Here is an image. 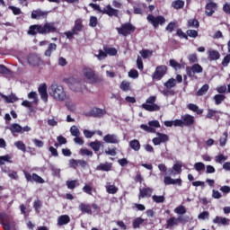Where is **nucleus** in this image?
Wrapping results in <instances>:
<instances>
[{"instance_id":"nucleus-1","label":"nucleus","mask_w":230,"mask_h":230,"mask_svg":"<svg viewBox=\"0 0 230 230\" xmlns=\"http://www.w3.org/2000/svg\"><path fill=\"white\" fill-rule=\"evenodd\" d=\"M28 35L35 37L37 33L40 35H48L49 33H57V27L53 23L46 22L44 25L34 24L29 27Z\"/></svg>"},{"instance_id":"nucleus-2","label":"nucleus","mask_w":230,"mask_h":230,"mask_svg":"<svg viewBox=\"0 0 230 230\" xmlns=\"http://www.w3.org/2000/svg\"><path fill=\"white\" fill-rule=\"evenodd\" d=\"M195 125V117L190 114L181 116V119H174V127H193Z\"/></svg>"},{"instance_id":"nucleus-3","label":"nucleus","mask_w":230,"mask_h":230,"mask_svg":"<svg viewBox=\"0 0 230 230\" xmlns=\"http://www.w3.org/2000/svg\"><path fill=\"white\" fill-rule=\"evenodd\" d=\"M179 222H181V224H187V222H190V217L179 216L177 218L175 217H170L166 221L165 229H172L174 226H179Z\"/></svg>"},{"instance_id":"nucleus-4","label":"nucleus","mask_w":230,"mask_h":230,"mask_svg":"<svg viewBox=\"0 0 230 230\" xmlns=\"http://www.w3.org/2000/svg\"><path fill=\"white\" fill-rule=\"evenodd\" d=\"M0 224L4 230H12L13 225V217L5 212H0Z\"/></svg>"},{"instance_id":"nucleus-5","label":"nucleus","mask_w":230,"mask_h":230,"mask_svg":"<svg viewBox=\"0 0 230 230\" xmlns=\"http://www.w3.org/2000/svg\"><path fill=\"white\" fill-rule=\"evenodd\" d=\"M50 91L52 93V96L56 100H59L60 102H64V100H66V92H64V87L62 85L52 84Z\"/></svg>"},{"instance_id":"nucleus-6","label":"nucleus","mask_w":230,"mask_h":230,"mask_svg":"<svg viewBox=\"0 0 230 230\" xmlns=\"http://www.w3.org/2000/svg\"><path fill=\"white\" fill-rule=\"evenodd\" d=\"M147 22L149 24H152V26L155 28V30H157L160 26H163L166 22V19L163 15L154 16V14H148L147 15Z\"/></svg>"},{"instance_id":"nucleus-7","label":"nucleus","mask_w":230,"mask_h":230,"mask_svg":"<svg viewBox=\"0 0 230 230\" xmlns=\"http://www.w3.org/2000/svg\"><path fill=\"white\" fill-rule=\"evenodd\" d=\"M119 35H122L123 37H128L130 33H134L136 31V27L132 25L130 22L123 23L121 27L116 28Z\"/></svg>"},{"instance_id":"nucleus-8","label":"nucleus","mask_w":230,"mask_h":230,"mask_svg":"<svg viewBox=\"0 0 230 230\" xmlns=\"http://www.w3.org/2000/svg\"><path fill=\"white\" fill-rule=\"evenodd\" d=\"M166 73H168V66H166L165 65H160L158 66H156L152 78L153 80H163V78L164 77V75H166Z\"/></svg>"},{"instance_id":"nucleus-9","label":"nucleus","mask_w":230,"mask_h":230,"mask_svg":"<svg viewBox=\"0 0 230 230\" xmlns=\"http://www.w3.org/2000/svg\"><path fill=\"white\" fill-rule=\"evenodd\" d=\"M83 74L84 75L85 78L89 80L90 84H98V82H100V77L92 68H84Z\"/></svg>"},{"instance_id":"nucleus-10","label":"nucleus","mask_w":230,"mask_h":230,"mask_svg":"<svg viewBox=\"0 0 230 230\" xmlns=\"http://www.w3.org/2000/svg\"><path fill=\"white\" fill-rule=\"evenodd\" d=\"M203 71H204V68L199 63H195L194 65L191 66V67L190 66L186 67V73L189 78H193L195 75H199Z\"/></svg>"},{"instance_id":"nucleus-11","label":"nucleus","mask_w":230,"mask_h":230,"mask_svg":"<svg viewBox=\"0 0 230 230\" xmlns=\"http://www.w3.org/2000/svg\"><path fill=\"white\" fill-rule=\"evenodd\" d=\"M105 114H107V111H105V109L93 107L86 113V116H88V118H103Z\"/></svg>"},{"instance_id":"nucleus-12","label":"nucleus","mask_w":230,"mask_h":230,"mask_svg":"<svg viewBox=\"0 0 230 230\" xmlns=\"http://www.w3.org/2000/svg\"><path fill=\"white\" fill-rule=\"evenodd\" d=\"M92 208H93L94 211H96L97 209L100 210V207H98V205H96L95 203H93L92 205L85 204V203H80V205H79V209L83 213H87V215H93Z\"/></svg>"},{"instance_id":"nucleus-13","label":"nucleus","mask_w":230,"mask_h":230,"mask_svg":"<svg viewBox=\"0 0 230 230\" xmlns=\"http://www.w3.org/2000/svg\"><path fill=\"white\" fill-rule=\"evenodd\" d=\"M218 9V4H217V3L215 2H209L206 4L205 6V13L207 15V17H211V15H213V13H215V12H217V10Z\"/></svg>"},{"instance_id":"nucleus-14","label":"nucleus","mask_w":230,"mask_h":230,"mask_svg":"<svg viewBox=\"0 0 230 230\" xmlns=\"http://www.w3.org/2000/svg\"><path fill=\"white\" fill-rule=\"evenodd\" d=\"M152 193H154V189L150 187L139 189L138 199H150V197H152Z\"/></svg>"},{"instance_id":"nucleus-15","label":"nucleus","mask_w":230,"mask_h":230,"mask_svg":"<svg viewBox=\"0 0 230 230\" xmlns=\"http://www.w3.org/2000/svg\"><path fill=\"white\" fill-rule=\"evenodd\" d=\"M102 13L109 15V17H119V11L118 9L112 8L111 4H108L104 10H102Z\"/></svg>"},{"instance_id":"nucleus-16","label":"nucleus","mask_w":230,"mask_h":230,"mask_svg":"<svg viewBox=\"0 0 230 230\" xmlns=\"http://www.w3.org/2000/svg\"><path fill=\"white\" fill-rule=\"evenodd\" d=\"M31 19H46L48 17V12L40 9L33 10L31 14Z\"/></svg>"},{"instance_id":"nucleus-17","label":"nucleus","mask_w":230,"mask_h":230,"mask_svg":"<svg viewBox=\"0 0 230 230\" xmlns=\"http://www.w3.org/2000/svg\"><path fill=\"white\" fill-rule=\"evenodd\" d=\"M38 93L43 102H48V85L41 84L38 88Z\"/></svg>"},{"instance_id":"nucleus-18","label":"nucleus","mask_w":230,"mask_h":230,"mask_svg":"<svg viewBox=\"0 0 230 230\" xmlns=\"http://www.w3.org/2000/svg\"><path fill=\"white\" fill-rule=\"evenodd\" d=\"M103 141L111 145H118L119 143V138L114 134H107L104 136Z\"/></svg>"},{"instance_id":"nucleus-19","label":"nucleus","mask_w":230,"mask_h":230,"mask_svg":"<svg viewBox=\"0 0 230 230\" xmlns=\"http://www.w3.org/2000/svg\"><path fill=\"white\" fill-rule=\"evenodd\" d=\"M208 60L209 62H213L215 60H220V52L215 49H208Z\"/></svg>"},{"instance_id":"nucleus-20","label":"nucleus","mask_w":230,"mask_h":230,"mask_svg":"<svg viewBox=\"0 0 230 230\" xmlns=\"http://www.w3.org/2000/svg\"><path fill=\"white\" fill-rule=\"evenodd\" d=\"M82 30H84V20L82 18H78L75 21L72 31L78 33V31H82Z\"/></svg>"},{"instance_id":"nucleus-21","label":"nucleus","mask_w":230,"mask_h":230,"mask_svg":"<svg viewBox=\"0 0 230 230\" xmlns=\"http://www.w3.org/2000/svg\"><path fill=\"white\" fill-rule=\"evenodd\" d=\"M63 82H65V84H67L68 87L72 91H78V90L75 89V85H78V81H76V79L75 77L64 78Z\"/></svg>"},{"instance_id":"nucleus-22","label":"nucleus","mask_w":230,"mask_h":230,"mask_svg":"<svg viewBox=\"0 0 230 230\" xmlns=\"http://www.w3.org/2000/svg\"><path fill=\"white\" fill-rule=\"evenodd\" d=\"M142 109L147 111L148 112H155L157 111H161V107L157 104H142Z\"/></svg>"},{"instance_id":"nucleus-23","label":"nucleus","mask_w":230,"mask_h":230,"mask_svg":"<svg viewBox=\"0 0 230 230\" xmlns=\"http://www.w3.org/2000/svg\"><path fill=\"white\" fill-rule=\"evenodd\" d=\"M96 170L99 172H111L112 170V164L106 162L97 165Z\"/></svg>"},{"instance_id":"nucleus-24","label":"nucleus","mask_w":230,"mask_h":230,"mask_svg":"<svg viewBox=\"0 0 230 230\" xmlns=\"http://www.w3.org/2000/svg\"><path fill=\"white\" fill-rule=\"evenodd\" d=\"M71 222V217L67 215H62L58 218V226H67Z\"/></svg>"},{"instance_id":"nucleus-25","label":"nucleus","mask_w":230,"mask_h":230,"mask_svg":"<svg viewBox=\"0 0 230 230\" xmlns=\"http://www.w3.org/2000/svg\"><path fill=\"white\" fill-rule=\"evenodd\" d=\"M143 8H146V4H138L137 5H135L133 7V13H135V15H143V13H145V11H143Z\"/></svg>"},{"instance_id":"nucleus-26","label":"nucleus","mask_w":230,"mask_h":230,"mask_svg":"<svg viewBox=\"0 0 230 230\" xmlns=\"http://www.w3.org/2000/svg\"><path fill=\"white\" fill-rule=\"evenodd\" d=\"M28 62L31 66H40V58L35 55H31L28 58Z\"/></svg>"},{"instance_id":"nucleus-27","label":"nucleus","mask_w":230,"mask_h":230,"mask_svg":"<svg viewBox=\"0 0 230 230\" xmlns=\"http://www.w3.org/2000/svg\"><path fill=\"white\" fill-rule=\"evenodd\" d=\"M129 146L135 152H139V150H141V143H139V140L137 139L131 140L129 142Z\"/></svg>"},{"instance_id":"nucleus-28","label":"nucleus","mask_w":230,"mask_h":230,"mask_svg":"<svg viewBox=\"0 0 230 230\" xmlns=\"http://www.w3.org/2000/svg\"><path fill=\"white\" fill-rule=\"evenodd\" d=\"M12 134H21L22 132V127L17 123H13L9 127Z\"/></svg>"},{"instance_id":"nucleus-29","label":"nucleus","mask_w":230,"mask_h":230,"mask_svg":"<svg viewBox=\"0 0 230 230\" xmlns=\"http://www.w3.org/2000/svg\"><path fill=\"white\" fill-rule=\"evenodd\" d=\"M213 224H217V226H227V219L226 217L217 216L213 219Z\"/></svg>"},{"instance_id":"nucleus-30","label":"nucleus","mask_w":230,"mask_h":230,"mask_svg":"<svg viewBox=\"0 0 230 230\" xmlns=\"http://www.w3.org/2000/svg\"><path fill=\"white\" fill-rule=\"evenodd\" d=\"M53 51H57V43H50L45 51V57H51Z\"/></svg>"},{"instance_id":"nucleus-31","label":"nucleus","mask_w":230,"mask_h":230,"mask_svg":"<svg viewBox=\"0 0 230 230\" xmlns=\"http://www.w3.org/2000/svg\"><path fill=\"white\" fill-rule=\"evenodd\" d=\"M106 55H110V57H116L118 55V50L115 48L111 47H103Z\"/></svg>"},{"instance_id":"nucleus-32","label":"nucleus","mask_w":230,"mask_h":230,"mask_svg":"<svg viewBox=\"0 0 230 230\" xmlns=\"http://www.w3.org/2000/svg\"><path fill=\"white\" fill-rule=\"evenodd\" d=\"M213 100L215 102V105H220L222 103V102L226 101V95H224V94H216L213 97Z\"/></svg>"},{"instance_id":"nucleus-33","label":"nucleus","mask_w":230,"mask_h":230,"mask_svg":"<svg viewBox=\"0 0 230 230\" xmlns=\"http://www.w3.org/2000/svg\"><path fill=\"white\" fill-rule=\"evenodd\" d=\"M172 6L175 10H181V9L184 8V1H182V0H175V1H173L172 3Z\"/></svg>"},{"instance_id":"nucleus-34","label":"nucleus","mask_w":230,"mask_h":230,"mask_svg":"<svg viewBox=\"0 0 230 230\" xmlns=\"http://www.w3.org/2000/svg\"><path fill=\"white\" fill-rule=\"evenodd\" d=\"M189 111H192V112H196L197 114H202L204 112V110L199 109V106L193 103H190L188 105Z\"/></svg>"},{"instance_id":"nucleus-35","label":"nucleus","mask_w":230,"mask_h":230,"mask_svg":"<svg viewBox=\"0 0 230 230\" xmlns=\"http://www.w3.org/2000/svg\"><path fill=\"white\" fill-rule=\"evenodd\" d=\"M90 146L94 152H100V148H102V142H100V140H95L90 143Z\"/></svg>"},{"instance_id":"nucleus-36","label":"nucleus","mask_w":230,"mask_h":230,"mask_svg":"<svg viewBox=\"0 0 230 230\" xmlns=\"http://www.w3.org/2000/svg\"><path fill=\"white\" fill-rule=\"evenodd\" d=\"M164 87H166V89H172L175 87V85H177V82L175 81L174 78H170L164 84Z\"/></svg>"},{"instance_id":"nucleus-37","label":"nucleus","mask_w":230,"mask_h":230,"mask_svg":"<svg viewBox=\"0 0 230 230\" xmlns=\"http://www.w3.org/2000/svg\"><path fill=\"white\" fill-rule=\"evenodd\" d=\"M187 26L189 28H199L200 26V23L197 19H190L188 20Z\"/></svg>"},{"instance_id":"nucleus-38","label":"nucleus","mask_w":230,"mask_h":230,"mask_svg":"<svg viewBox=\"0 0 230 230\" xmlns=\"http://www.w3.org/2000/svg\"><path fill=\"white\" fill-rule=\"evenodd\" d=\"M218 113V111L213 110V109H208V113L206 115L207 119H213L214 118H217V114Z\"/></svg>"},{"instance_id":"nucleus-39","label":"nucleus","mask_w":230,"mask_h":230,"mask_svg":"<svg viewBox=\"0 0 230 230\" xmlns=\"http://www.w3.org/2000/svg\"><path fill=\"white\" fill-rule=\"evenodd\" d=\"M145 222V219L141 218V217H137L136 219H134L133 221V229H139V227L141 226V224H143Z\"/></svg>"},{"instance_id":"nucleus-40","label":"nucleus","mask_w":230,"mask_h":230,"mask_svg":"<svg viewBox=\"0 0 230 230\" xmlns=\"http://www.w3.org/2000/svg\"><path fill=\"white\" fill-rule=\"evenodd\" d=\"M209 91V84H205L197 92V96H204V93Z\"/></svg>"},{"instance_id":"nucleus-41","label":"nucleus","mask_w":230,"mask_h":230,"mask_svg":"<svg viewBox=\"0 0 230 230\" xmlns=\"http://www.w3.org/2000/svg\"><path fill=\"white\" fill-rule=\"evenodd\" d=\"M224 137H221L219 139V146H226L227 145V137H229V133L227 131L223 133Z\"/></svg>"},{"instance_id":"nucleus-42","label":"nucleus","mask_w":230,"mask_h":230,"mask_svg":"<svg viewBox=\"0 0 230 230\" xmlns=\"http://www.w3.org/2000/svg\"><path fill=\"white\" fill-rule=\"evenodd\" d=\"M169 66H171V67H173V69H176V70L181 69V67H182L181 63L177 62L175 59H170Z\"/></svg>"},{"instance_id":"nucleus-43","label":"nucleus","mask_w":230,"mask_h":230,"mask_svg":"<svg viewBox=\"0 0 230 230\" xmlns=\"http://www.w3.org/2000/svg\"><path fill=\"white\" fill-rule=\"evenodd\" d=\"M4 163H12V157L10 155L0 156V166H3Z\"/></svg>"},{"instance_id":"nucleus-44","label":"nucleus","mask_w":230,"mask_h":230,"mask_svg":"<svg viewBox=\"0 0 230 230\" xmlns=\"http://www.w3.org/2000/svg\"><path fill=\"white\" fill-rule=\"evenodd\" d=\"M106 191L110 195H116V193H118V187L114 185H109L108 187H106Z\"/></svg>"},{"instance_id":"nucleus-45","label":"nucleus","mask_w":230,"mask_h":230,"mask_svg":"<svg viewBox=\"0 0 230 230\" xmlns=\"http://www.w3.org/2000/svg\"><path fill=\"white\" fill-rule=\"evenodd\" d=\"M140 128H142V130H145V132H149L150 134L155 133V128L146 124L140 125Z\"/></svg>"},{"instance_id":"nucleus-46","label":"nucleus","mask_w":230,"mask_h":230,"mask_svg":"<svg viewBox=\"0 0 230 230\" xmlns=\"http://www.w3.org/2000/svg\"><path fill=\"white\" fill-rule=\"evenodd\" d=\"M14 146L18 148V150H21L22 152H26V145L22 141H16L14 143Z\"/></svg>"},{"instance_id":"nucleus-47","label":"nucleus","mask_w":230,"mask_h":230,"mask_svg":"<svg viewBox=\"0 0 230 230\" xmlns=\"http://www.w3.org/2000/svg\"><path fill=\"white\" fill-rule=\"evenodd\" d=\"M38 182V184H44L45 181L42 177L39 176L37 173H32V182Z\"/></svg>"},{"instance_id":"nucleus-48","label":"nucleus","mask_w":230,"mask_h":230,"mask_svg":"<svg viewBox=\"0 0 230 230\" xmlns=\"http://www.w3.org/2000/svg\"><path fill=\"white\" fill-rule=\"evenodd\" d=\"M120 89L121 91H124V93H127V91H130V83L127 81H122L120 84Z\"/></svg>"},{"instance_id":"nucleus-49","label":"nucleus","mask_w":230,"mask_h":230,"mask_svg":"<svg viewBox=\"0 0 230 230\" xmlns=\"http://www.w3.org/2000/svg\"><path fill=\"white\" fill-rule=\"evenodd\" d=\"M174 213H176V215H186V208L181 205L174 208Z\"/></svg>"},{"instance_id":"nucleus-50","label":"nucleus","mask_w":230,"mask_h":230,"mask_svg":"<svg viewBox=\"0 0 230 230\" xmlns=\"http://www.w3.org/2000/svg\"><path fill=\"white\" fill-rule=\"evenodd\" d=\"M154 202H156V204H163V202H164V200H166V199L164 198V196H157V195H154L152 197Z\"/></svg>"},{"instance_id":"nucleus-51","label":"nucleus","mask_w":230,"mask_h":230,"mask_svg":"<svg viewBox=\"0 0 230 230\" xmlns=\"http://www.w3.org/2000/svg\"><path fill=\"white\" fill-rule=\"evenodd\" d=\"M186 33L187 37H190V39H197V37H199V31L196 30H188Z\"/></svg>"},{"instance_id":"nucleus-52","label":"nucleus","mask_w":230,"mask_h":230,"mask_svg":"<svg viewBox=\"0 0 230 230\" xmlns=\"http://www.w3.org/2000/svg\"><path fill=\"white\" fill-rule=\"evenodd\" d=\"M70 132H71L72 136H74V137H80V129H78V128L76 126H72L70 128Z\"/></svg>"},{"instance_id":"nucleus-53","label":"nucleus","mask_w":230,"mask_h":230,"mask_svg":"<svg viewBox=\"0 0 230 230\" xmlns=\"http://www.w3.org/2000/svg\"><path fill=\"white\" fill-rule=\"evenodd\" d=\"M77 186V181L76 180H72V181H66V187L68 190H75Z\"/></svg>"},{"instance_id":"nucleus-54","label":"nucleus","mask_w":230,"mask_h":230,"mask_svg":"<svg viewBox=\"0 0 230 230\" xmlns=\"http://www.w3.org/2000/svg\"><path fill=\"white\" fill-rule=\"evenodd\" d=\"M33 208L36 213H40V208H42V201H40V199L35 200L33 203Z\"/></svg>"},{"instance_id":"nucleus-55","label":"nucleus","mask_w":230,"mask_h":230,"mask_svg":"<svg viewBox=\"0 0 230 230\" xmlns=\"http://www.w3.org/2000/svg\"><path fill=\"white\" fill-rule=\"evenodd\" d=\"M89 26H91V28H96V26H98V18L96 16L90 17Z\"/></svg>"},{"instance_id":"nucleus-56","label":"nucleus","mask_w":230,"mask_h":230,"mask_svg":"<svg viewBox=\"0 0 230 230\" xmlns=\"http://www.w3.org/2000/svg\"><path fill=\"white\" fill-rule=\"evenodd\" d=\"M139 53L143 58H148V57H152L153 55V52L149 49H143Z\"/></svg>"},{"instance_id":"nucleus-57","label":"nucleus","mask_w":230,"mask_h":230,"mask_svg":"<svg viewBox=\"0 0 230 230\" xmlns=\"http://www.w3.org/2000/svg\"><path fill=\"white\" fill-rule=\"evenodd\" d=\"M188 60L190 64H197V62H199V58H197V54H190L188 56Z\"/></svg>"},{"instance_id":"nucleus-58","label":"nucleus","mask_w":230,"mask_h":230,"mask_svg":"<svg viewBox=\"0 0 230 230\" xmlns=\"http://www.w3.org/2000/svg\"><path fill=\"white\" fill-rule=\"evenodd\" d=\"M194 168L197 172H202V170H205L206 165L204 164V163L198 162L194 164Z\"/></svg>"},{"instance_id":"nucleus-59","label":"nucleus","mask_w":230,"mask_h":230,"mask_svg":"<svg viewBox=\"0 0 230 230\" xmlns=\"http://www.w3.org/2000/svg\"><path fill=\"white\" fill-rule=\"evenodd\" d=\"M128 76L129 78H133L134 80H136V78H139V72H137V70L136 69H131L128 72Z\"/></svg>"},{"instance_id":"nucleus-60","label":"nucleus","mask_w":230,"mask_h":230,"mask_svg":"<svg viewBox=\"0 0 230 230\" xmlns=\"http://www.w3.org/2000/svg\"><path fill=\"white\" fill-rule=\"evenodd\" d=\"M134 181H135V182H139V184H142L143 181H145V179L143 178V176L141 175V172L139 171L135 175Z\"/></svg>"},{"instance_id":"nucleus-61","label":"nucleus","mask_w":230,"mask_h":230,"mask_svg":"<svg viewBox=\"0 0 230 230\" xmlns=\"http://www.w3.org/2000/svg\"><path fill=\"white\" fill-rule=\"evenodd\" d=\"M84 193H86L87 195H93V187L91 185L85 184L83 187Z\"/></svg>"},{"instance_id":"nucleus-62","label":"nucleus","mask_w":230,"mask_h":230,"mask_svg":"<svg viewBox=\"0 0 230 230\" xmlns=\"http://www.w3.org/2000/svg\"><path fill=\"white\" fill-rule=\"evenodd\" d=\"M158 138L160 139L161 143H166V141H168V139H170L168 137V135L164 134V133H157Z\"/></svg>"},{"instance_id":"nucleus-63","label":"nucleus","mask_w":230,"mask_h":230,"mask_svg":"<svg viewBox=\"0 0 230 230\" xmlns=\"http://www.w3.org/2000/svg\"><path fill=\"white\" fill-rule=\"evenodd\" d=\"M227 158L224 155H218L215 157L216 163H218L219 164H222L224 161H226Z\"/></svg>"},{"instance_id":"nucleus-64","label":"nucleus","mask_w":230,"mask_h":230,"mask_svg":"<svg viewBox=\"0 0 230 230\" xmlns=\"http://www.w3.org/2000/svg\"><path fill=\"white\" fill-rule=\"evenodd\" d=\"M230 63V54H227L222 61V66L223 67H227V66H229Z\"/></svg>"}]
</instances>
